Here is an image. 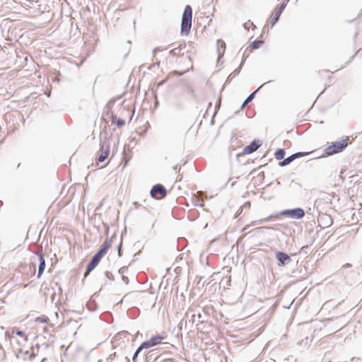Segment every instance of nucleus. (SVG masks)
I'll use <instances>...</instances> for the list:
<instances>
[{
    "label": "nucleus",
    "instance_id": "obj_22",
    "mask_svg": "<svg viewBox=\"0 0 362 362\" xmlns=\"http://www.w3.org/2000/svg\"><path fill=\"white\" fill-rule=\"evenodd\" d=\"M180 50V49L179 47H177V48L171 49L170 51V53L173 55H177L179 53Z\"/></svg>",
    "mask_w": 362,
    "mask_h": 362
},
{
    "label": "nucleus",
    "instance_id": "obj_9",
    "mask_svg": "<svg viewBox=\"0 0 362 362\" xmlns=\"http://www.w3.org/2000/svg\"><path fill=\"white\" fill-rule=\"evenodd\" d=\"M286 6V3L284 2V4H282L281 5L280 7L276 8V10L273 14L272 20L271 22L272 26H274L275 25V23L279 21V18L282 11L284 10Z\"/></svg>",
    "mask_w": 362,
    "mask_h": 362
},
{
    "label": "nucleus",
    "instance_id": "obj_20",
    "mask_svg": "<svg viewBox=\"0 0 362 362\" xmlns=\"http://www.w3.org/2000/svg\"><path fill=\"white\" fill-rule=\"evenodd\" d=\"M16 334L21 337L23 341L26 342L27 341V337L25 336V333L22 331H17Z\"/></svg>",
    "mask_w": 362,
    "mask_h": 362
},
{
    "label": "nucleus",
    "instance_id": "obj_14",
    "mask_svg": "<svg viewBox=\"0 0 362 362\" xmlns=\"http://www.w3.org/2000/svg\"><path fill=\"white\" fill-rule=\"evenodd\" d=\"M112 245V240L111 239H107L103 244L101 245L100 249L103 250V252H105L107 253L108 249Z\"/></svg>",
    "mask_w": 362,
    "mask_h": 362
},
{
    "label": "nucleus",
    "instance_id": "obj_8",
    "mask_svg": "<svg viewBox=\"0 0 362 362\" xmlns=\"http://www.w3.org/2000/svg\"><path fill=\"white\" fill-rule=\"evenodd\" d=\"M100 259L101 258L96 254L93 257L91 261L87 265L86 271L84 275L85 277H86L89 274V273L95 268V267L100 262Z\"/></svg>",
    "mask_w": 362,
    "mask_h": 362
},
{
    "label": "nucleus",
    "instance_id": "obj_24",
    "mask_svg": "<svg viewBox=\"0 0 362 362\" xmlns=\"http://www.w3.org/2000/svg\"><path fill=\"white\" fill-rule=\"evenodd\" d=\"M269 218H264V219H261V220H259V221H253V222L252 223V226H255V225H256V224H257V223H263L264 221H267V220H269Z\"/></svg>",
    "mask_w": 362,
    "mask_h": 362
},
{
    "label": "nucleus",
    "instance_id": "obj_26",
    "mask_svg": "<svg viewBox=\"0 0 362 362\" xmlns=\"http://www.w3.org/2000/svg\"><path fill=\"white\" fill-rule=\"evenodd\" d=\"M106 254V252H103L102 250H99L98 252L96 253L98 256H99L101 259L102 257Z\"/></svg>",
    "mask_w": 362,
    "mask_h": 362
},
{
    "label": "nucleus",
    "instance_id": "obj_31",
    "mask_svg": "<svg viewBox=\"0 0 362 362\" xmlns=\"http://www.w3.org/2000/svg\"><path fill=\"white\" fill-rule=\"evenodd\" d=\"M164 83H165V81H161V82L158 83V86H161V85H163Z\"/></svg>",
    "mask_w": 362,
    "mask_h": 362
},
{
    "label": "nucleus",
    "instance_id": "obj_17",
    "mask_svg": "<svg viewBox=\"0 0 362 362\" xmlns=\"http://www.w3.org/2000/svg\"><path fill=\"white\" fill-rule=\"evenodd\" d=\"M293 156H290L288 158L283 160V161L280 162L279 164L281 166H285L291 163L294 159Z\"/></svg>",
    "mask_w": 362,
    "mask_h": 362
},
{
    "label": "nucleus",
    "instance_id": "obj_18",
    "mask_svg": "<svg viewBox=\"0 0 362 362\" xmlns=\"http://www.w3.org/2000/svg\"><path fill=\"white\" fill-rule=\"evenodd\" d=\"M263 43L264 42L262 40H255L252 42L251 46L253 49H258Z\"/></svg>",
    "mask_w": 362,
    "mask_h": 362
},
{
    "label": "nucleus",
    "instance_id": "obj_7",
    "mask_svg": "<svg viewBox=\"0 0 362 362\" xmlns=\"http://www.w3.org/2000/svg\"><path fill=\"white\" fill-rule=\"evenodd\" d=\"M100 146H101V148H100L101 152H100V154L99 155L98 160L99 162H103L106 160V158H107V156L110 153V147H109V144H106L105 142H103L100 144Z\"/></svg>",
    "mask_w": 362,
    "mask_h": 362
},
{
    "label": "nucleus",
    "instance_id": "obj_16",
    "mask_svg": "<svg viewBox=\"0 0 362 362\" xmlns=\"http://www.w3.org/2000/svg\"><path fill=\"white\" fill-rule=\"evenodd\" d=\"M257 91V90H256L255 91H254L253 93H252L243 102V105H242V108H244L249 103H250L252 101V100L253 99L256 92Z\"/></svg>",
    "mask_w": 362,
    "mask_h": 362
},
{
    "label": "nucleus",
    "instance_id": "obj_5",
    "mask_svg": "<svg viewBox=\"0 0 362 362\" xmlns=\"http://www.w3.org/2000/svg\"><path fill=\"white\" fill-rule=\"evenodd\" d=\"M11 343L13 349V351L16 353V356L17 358H20L21 357V353L23 352V344L26 342H23V339L21 341L17 339L14 336L11 337Z\"/></svg>",
    "mask_w": 362,
    "mask_h": 362
},
{
    "label": "nucleus",
    "instance_id": "obj_6",
    "mask_svg": "<svg viewBox=\"0 0 362 362\" xmlns=\"http://www.w3.org/2000/svg\"><path fill=\"white\" fill-rule=\"evenodd\" d=\"M164 338L159 335L152 337L150 339L142 343V347L148 349L156 345L160 344Z\"/></svg>",
    "mask_w": 362,
    "mask_h": 362
},
{
    "label": "nucleus",
    "instance_id": "obj_15",
    "mask_svg": "<svg viewBox=\"0 0 362 362\" xmlns=\"http://www.w3.org/2000/svg\"><path fill=\"white\" fill-rule=\"evenodd\" d=\"M285 155V151L282 148H279L275 153V158L276 160H280L284 158Z\"/></svg>",
    "mask_w": 362,
    "mask_h": 362
},
{
    "label": "nucleus",
    "instance_id": "obj_21",
    "mask_svg": "<svg viewBox=\"0 0 362 362\" xmlns=\"http://www.w3.org/2000/svg\"><path fill=\"white\" fill-rule=\"evenodd\" d=\"M308 154V153H305V152H298V153L292 154V156H293L294 159H296L297 158H300V157L304 156Z\"/></svg>",
    "mask_w": 362,
    "mask_h": 362
},
{
    "label": "nucleus",
    "instance_id": "obj_3",
    "mask_svg": "<svg viewBox=\"0 0 362 362\" xmlns=\"http://www.w3.org/2000/svg\"><path fill=\"white\" fill-rule=\"evenodd\" d=\"M151 196L156 199H160L167 194L166 189L160 184H157L151 190Z\"/></svg>",
    "mask_w": 362,
    "mask_h": 362
},
{
    "label": "nucleus",
    "instance_id": "obj_2",
    "mask_svg": "<svg viewBox=\"0 0 362 362\" xmlns=\"http://www.w3.org/2000/svg\"><path fill=\"white\" fill-rule=\"evenodd\" d=\"M192 9L189 5L186 6L182 14L181 30L188 33L192 27Z\"/></svg>",
    "mask_w": 362,
    "mask_h": 362
},
{
    "label": "nucleus",
    "instance_id": "obj_23",
    "mask_svg": "<svg viewBox=\"0 0 362 362\" xmlns=\"http://www.w3.org/2000/svg\"><path fill=\"white\" fill-rule=\"evenodd\" d=\"M21 354H23V359H26L28 356H29V357H30V358L32 357V354L30 355L29 351H28V350H26V351L23 350V352L21 353Z\"/></svg>",
    "mask_w": 362,
    "mask_h": 362
},
{
    "label": "nucleus",
    "instance_id": "obj_32",
    "mask_svg": "<svg viewBox=\"0 0 362 362\" xmlns=\"http://www.w3.org/2000/svg\"><path fill=\"white\" fill-rule=\"evenodd\" d=\"M194 320H189V322H193Z\"/></svg>",
    "mask_w": 362,
    "mask_h": 362
},
{
    "label": "nucleus",
    "instance_id": "obj_13",
    "mask_svg": "<svg viewBox=\"0 0 362 362\" xmlns=\"http://www.w3.org/2000/svg\"><path fill=\"white\" fill-rule=\"evenodd\" d=\"M226 44L221 40H217V52H218L219 57L223 55L225 51Z\"/></svg>",
    "mask_w": 362,
    "mask_h": 362
},
{
    "label": "nucleus",
    "instance_id": "obj_10",
    "mask_svg": "<svg viewBox=\"0 0 362 362\" xmlns=\"http://www.w3.org/2000/svg\"><path fill=\"white\" fill-rule=\"evenodd\" d=\"M276 258L283 265L287 264L291 262V257L285 252H276Z\"/></svg>",
    "mask_w": 362,
    "mask_h": 362
},
{
    "label": "nucleus",
    "instance_id": "obj_12",
    "mask_svg": "<svg viewBox=\"0 0 362 362\" xmlns=\"http://www.w3.org/2000/svg\"><path fill=\"white\" fill-rule=\"evenodd\" d=\"M40 260V264L38 267V273H37V278H40L42 273L44 272L45 268V260L43 258L42 256L39 257Z\"/></svg>",
    "mask_w": 362,
    "mask_h": 362
},
{
    "label": "nucleus",
    "instance_id": "obj_19",
    "mask_svg": "<svg viewBox=\"0 0 362 362\" xmlns=\"http://www.w3.org/2000/svg\"><path fill=\"white\" fill-rule=\"evenodd\" d=\"M143 349H145L144 347H142V344L136 349V351H135L134 356H133V358H132V360L134 362H136V358H137V356L139 354V353Z\"/></svg>",
    "mask_w": 362,
    "mask_h": 362
},
{
    "label": "nucleus",
    "instance_id": "obj_27",
    "mask_svg": "<svg viewBox=\"0 0 362 362\" xmlns=\"http://www.w3.org/2000/svg\"><path fill=\"white\" fill-rule=\"evenodd\" d=\"M105 276H107V278L108 279H111V276H112V274L110 272H105Z\"/></svg>",
    "mask_w": 362,
    "mask_h": 362
},
{
    "label": "nucleus",
    "instance_id": "obj_30",
    "mask_svg": "<svg viewBox=\"0 0 362 362\" xmlns=\"http://www.w3.org/2000/svg\"><path fill=\"white\" fill-rule=\"evenodd\" d=\"M158 51H160L159 48H155V49H153V52H154V53H156V52H158Z\"/></svg>",
    "mask_w": 362,
    "mask_h": 362
},
{
    "label": "nucleus",
    "instance_id": "obj_25",
    "mask_svg": "<svg viewBox=\"0 0 362 362\" xmlns=\"http://www.w3.org/2000/svg\"><path fill=\"white\" fill-rule=\"evenodd\" d=\"M117 125L118 127H122L123 125H124V121L122 119H119L117 121Z\"/></svg>",
    "mask_w": 362,
    "mask_h": 362
},
{
    "label": "nucleus",
    "instance_id": "obj_28",
    "mask_svg": "<svg viewBox=\"0 0 362 362\" xmlns=\"http://www.w3.org/2000/svg\"><path fill=\"white\" fill-rule=\"evenodd\" d=\"M121 247H122V243L118 246V255H119V256H121Z\"/></svg>",
    "mask_w": 362,
    "mask_h": 362
},
{
    "label": "nucleus",
    "instance_id": "obj_4",
    "mask_svg": "<svg viewBox=\"0 0 362 362\" xmlns=\"http://www.w3.org/2000/svg\"><path fill=\"white\" fill-rule=\"evenodd\" d=\"M281 215L288 216L292 218L300 219L305 216L304 211L300 208L293 209H286L281 212Z\"/></svg>",
    "mask_w": 362,
    "mask_h": 362
},
{
    "label": "nucleus",
    "instance_id": "obj_11",
    "mask_svg": "<svg viewBox=\"0 0 362 362\" xmlns=\"http://www.w3.org/2000/svg\"><path fill=\"white\" fill-rule=\"evenodd\" d=\"M260 146V144L259 141H253L250 143V145L247 146L244 150L243 153L245 154H250L255 152L259 147Z\"/></svg>",
    "mask_w": 362,
    "mask_h": 362
},
{
    "label": "nucleus",
    "instance_id": "obj_29",
    "mask_svg": "<svg viewBox=\"0 0 362 362\" xmlns=\"http://www.w3.org/2000/svg\"><path fill=\"white\" fill-rule=\"evenodd\" d=\"M122 280H123L124 282L127 283V281H128V278H127V276H122Z\"/></svg>",
    "mask_w": 362,
    "mask_h": 362
},
{
    "label": "nucleus",
    "instance_id": "obj_1",
    "mask_svg": "<svg viewBox=\"0 0 362 362\" xmlns=\"http://www.w3.org/2000/svg\"><path fill=\"white\" fill-rule=\"evenodd\" d=\"M349 138L346 137L339 141L332 143L325 148L324 152L327 156L333 155L342 151L348 146Z\"/></svg>",
    "mask_w": 362,
    "mask_h": 362
}]
</instances>
